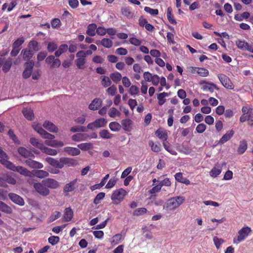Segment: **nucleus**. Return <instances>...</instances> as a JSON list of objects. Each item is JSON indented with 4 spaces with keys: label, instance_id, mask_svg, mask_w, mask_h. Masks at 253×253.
<instances>
[{
    "label": "nucleus",
    "instance_id": "obj_1",
    "mask_svg": "<svg viewBox=\"0 0 253 253\" xmlns=\"http://www.w3.org/2000/svg\"><path fill=\"white\" fill-rule=\"evenodd\" d=\"M0 162L5 167L13 171L18 172L21 175L31 177L32 173L26 168L22 166H15L13 163L8 161V156L0 147Z\"/></svg>",
    "mask_w": 253,
    "mask_h": 253
},
{
    "label": "nucleus",
    "instance_id": "obj_2",
    "mask_svg": "<svg viewBox=\"0 0 253 253\" xmlns=\"http://www.w3.org/2000/svg\"><path fill=\"white\" fill-rule=\"evenodd\" d=\"M243 114L240 118V122L244 123L248 122L249 126H253V108L248 106H243L242 108Z\"/></svg>",
    "mask_w": 253,
    "mask_h": 253
},
{
    "label": "nucleus",
    "instance_id": "obj_3",
    "mask_svg": "<svg viewBox=\"0 0 253 253\" xmlns=\"http://www.w3.org/2000/svg\"><path fill=\"white\" fill-rule=\"evenodd\" d=\"M185 198L181 196H177L169 199L166 205L164 206V209L167 210H173L181 205Z\"/></svg>",
    "mask_w": 253,
    "mask_h": 253
},
{
    "label": "nucleus",
    "instance_id": "obj_4",
    "mask_svg": "<svg viewBox=\"0 0 253 253\" xmlns=\"http://www.w3.org/2000/svg\"><path fill=\"white\" fill-rule=\"evenodd\" d=\"M127 194V192L123 188L117 189L114 191L111 196L113 204H118L124 199Z\"/></svg>",
    "mask_w": 253,
    "mask_h": 253
},
{
    "label": "nucleus",
    "instance_id": "obj_5",
    "mask_svg": "<svg viewBox=\"0 0 253 253\" xmlns=\"http://www.w3.org/2000/svg\"><path fill=\"white\" fill-rule=\"evenodd\" d=\"M218 78L222 85L228 89H233L234 86L228 77L223 74H219Z\"/></svg>",
    "mask_w": 253,
    "mask_h": 253
},
{
    "label": "nucleus",
    "instance_id": "obj_6",
    "mask_svg": "<svg viewBox=\"0 0 253 253\" xmlns=\"http://www.w3.org/2000/svg\"><path fill=\"white\" fill-rule=\"evenodd\" d=\"M33 187L36 191L42 196H46L50 193L49 190L44 183H43L42 181L41 183H35L33 185Z\"/></svg>",
    "mask_w": 253,
    "mask_h": 253
},
{
    "label": "nucleus",
    "instance_id": "obj_7",
    "mask_svg": "<svg viewBox=\"0 0 253 253\" xmlns=\"http://www.w3.org/2000/svg\"><path fill=\"white\" fill-rule=\"evenodd\" d=\"M251 229L249 227H244L238 232V236L237 241L234 240V243L238 244L244 240L251 232Z\"/></svg>",
    "mask_w": 253,
    "mask_h": 253
},
{
    "label": "nucleus",
    "instance_id": "obj_8",
    "mask_svg": "<svg viewBox=\"0 0 253 253\" xmlns=\"http://www.w3.org/2000/svg\"><path fill=\"white\" fill-rule=\"evenodd\" d=\"M199 84L203 85L202 89L203 91H209L211 93H212L214 89L219 90L217 86L212 82H209L206 80H202L200 82Z\"/></svg>",
    "mask_w": 253,
    "mask_h": 253
},
{
    "label": "nucleus",
    "instance_id": "obj_9",
    "mask_svg": "<svg viewBox=\"0 0 253 253\" xmlns=\"http://www.w3.org/2000/svg\"><path fill=\"white\" fill-rule=\"evenodd\" d=\"M33 127L34 129L39 133L41 136L45 139H53L55 138V136L54 135H52L47 131H46L44 129H43L40 125H33Z\"/></svg>",
    "mask_w": 253,
    "mask_h": 253
},
{
    "label": "nucleus",
    "instance_id": "obj_10",
    "mask_svg": "<svg viewBox=\"0 0 253 253\" xmlns=\"http://www.w3.org/2000/svg\"><path fill=\"white\" fill-rule=\"evenodd\" d=\"M60 165L62 166L60 169H62L64 166L68 167L76 166L78 165V162L76 160L73 158L62 157L60 158Z\"/></svg>",
    "mask_w": 253,
    "mask_h": 253
},
{
    "label": "nucleus",
    "instance_id": "obj_11",
    "mask_svg": "<svg viewBox=\"0 0 253 253\" xmlns=\"http://www.w3.org/2000/svg\"><path fill=\"white\" fill-rule=\"evenodd\" d=\"M46 64L50 65L52 68H58L61 65V61L58 58H55L53 55H49L47 57L45 60Z\"/></svg>",
    "mask_w": 253,
    "mask_h": 253
},
{
    "label": "nucleus",
    "instance_id": "obj_12",
    "mask_svg": "<svg viewBox=\"0 0 253 253\" xmlns=\"http://www.w3.org/2000/svg\"><path fill=\"white\" fill-rule=\"evenodd\" d=\"M42 182L47 188H49L54 189L57 188L59 186V182L52 178H46L42 180Z\"/></svg>",
    "mask_w": 253,
    "mask_h": 253
},
{
    "label": "nucleus",
    "instance_id": "obj_13",
    "mask_svg": "<svg viewBox=\"0 0 253 253\" xmlns=\"http://www.w3.org/2000/svg\"><path fill=\"white\" fill-rule=\"evenodd\" d=\"M25 163L28 167L31 169H41L43 167L42 163L30 158L26 160Z\"/></svg>",
    "mask_w": 253,
    "mask_h": 253
},
{
    "label": "nucleus",
    "instance_id": "obj_14",
    "mask_svg": "<svg viewBox=\"0 0 253 253\" xmlns=\"http://www.w3.org/2000/svg\"><path fill=\"white\" fill-rule=\"evenodd\" d=\"M8 197L13 203L19 206H23L25 204L23 199L15 193H9Z\"/></svg>",
    "mask_w": 253,
    "mask_h": 253
},
{
    "label": "nucleus",
    "instance_id": "obj_15",
    "mask_svg": "<svg viewBox=\"0 0 253 253\" xmlns=\"http://www.w3.org/2000/svg\"><path fill=\"white\" fill-rule=\"evenodd\" d=\"M45 144L53 147H61L64 146V143L61 141L54 140L53 139H46L44 141Z\"/></svg>",
    "mask_w": 253,
    "mask_h": 253
},
{
    "label": "nucleus",
    "instance_id": "obj_16",
    "mask_svg": "<svg viewBox=\"0 0 253 253\" xmlns=\"http://www.w3.org/2000/svg\"><path fill=\"white\" fill-rule=\"evenodd\" d=\"M234 131L233 129L229 130L227 132L224 134L218 141V144H223L228 140H229L233 136Z\"/></svg>",
    "mask_w": 253,
    "mask_h": 253
},
{
    "label": "nucleus",
    "instance_id": "obj_17",
    "mask_svg": "<svg viewBox=\"0 0 253 253\" xmlns=\"http://www.w3.org/2000/svg\"><path fill=\"white\" fill-rule=\"evenodd\" d=\"M17 151L19 155H20L21 156L28 158L29 157H35L34 155L32 153V152L30 151L27 150L24 147H20L18 148Z\"/></svg>",
    "mask_w": 253,
    "mask_h": 253
},
{
    "label": "nucleus",
    "instance_id": "obj_18",
    "mask_svg": "<svg viewBox=\"0 0 253 253\" xmlns=\"http://www.w3.org/2000/svg\"><path fill=\"white\" fill-rule=\"evenodd\" d=\"M2 180L3 181L4 185L2 187H6L7 186V183L14 185L16 183V179L11 175L6 174L3 175Z\"/></svg>",
    "mask_w": 253,
    "mask_h": 253
},
{
    "label": "nucleus",
    "instance_id": "obj_19",
    "mask_svg": "<svg viewBox=\"0 0 253 253\" xmlns=\"http://www.w3.org/2000/svg\"><path fill=\"white\" fill-rule=\"evenodd\" d=\"M156 135L163 142H166L168 139V133L166 130L159 128L155 131Z\"/></svg>",
    "mask_w": 253,
    "mask_h": 253
},
{
    "label": "nucleus",
    "instance_id": "obj_20",
    "mask_svg": "<svg viewBox=\"0 0 253 253\" xmlns=\"http://www.w3.org/2000/svg\"><path fill=\"white\" fill-rule=\"evenodd\" d=\"M77 182V179H75L70 181L69 183H67L63 188L64 192H69L74 190L76 188V185Z\"/></svg>",
    "mask_w": 253,
    "mask_h": 253
},
{
    "label": "nucleus",
    "instance_id": "obj_21",
    "mask_svg": "<svg viewBox=\"0 0 253 253\" xmlns=\"http://www.w3.org/2000/svg\"><path fill=\"white\" fill-rule=\"evenodd\" d=\"M73 217V211L70 207L66 208L65 209L63 220L65 222H68L71 220Z\"/></svg>",
    "mask_w": 253,
    "mask_h": 253
},
{
    "label": "nucleus",
    "instance_id": "obj_22",
    "mask_svg": "<svg viewBox=\"0 0 253 253\" xmlns=\"http://www.w3.org/2000/svg\"><path fill=\"white\" fill-rule=\"evenodd\" d=\"M43 126L50 132H56L58 128L51 122L46 121L43 124Z\"/></svg>",
    "mask_w": 253,
    "mask_h": 253
},
{
    "label": "nucleus",
    "instance_id": "obj_23",
    "mask_svg": "<svg viewBox=\"0 0 253 253\" xmlns=\"http://www.w3.org/2000/svg\"><path fill=\"white\" fill-rule=\"evenodd\" d=\"M22 113L26 119L32 121L34 119V114L33 110L31 108H25L22 110Z\"/></svg>",
    "mask_w": 253,
    "mask_h": 253
},
{
    "label": "nucleus",
    "instance_id": "obj_24",
    "mask_svg": "<svg viewBox=\"0 0 253 253\" xmlns=\"http://www.w3.org/2000/svg\"><path fill=\"white\" fill-rule=\"evenodd\" d=\"M102 101L99 98H95L89 105L88 108L91 110H96L101 105Z\"/></svg>",
    "mask_w": 253,
    "mask_h": 253
},
{
    "label": "nucleus",
    "instance_id": "obj_25",
    "mask_svg": "<svg viewBox=\"0 0 253 253\" xmlns=\"http://www.w3.org/2000/svg\"><path fill=\"white\" fill-rule=\"evenodd\" d=\"M45 161L50 165L56 168L60 169V167H62L60 165V159L59 161H58L51 157H47L45 159Z\"/></svg>",
    "mask_w": 253,
    "mask_h": 253
},
{
    "label": "nucleus",
    "instance_id": "obj_26",
    "mask_svg": "<svg viewBox=\"0 0 253 253\" xmlns=\"http://www.w3.org/2000/svg\"><path fill=\"white\" fill-rule=\"evenodd\" d=\"M64 150L69 155L71 156H77L81 153L80 150L79 149L72 147H65Z\"/></svg>",
    "mask_w": 253,
    "mask_h": 253
},
{
    "label": "nucleus",
    "instance_id": "obj_27",
    "mask_svg": "<svg viewBox=\"0 0 253 253\" xmlns=\"http://www.w3.org/2000/svg\"><path fill=\"white\" fill-rule=\"evenodd\" d=\"M21 54L23 56V60L25 61L30 60L33 56V53L32 51L27 48L22 49Z\"/></svg>",
    "mask_w": 253,
    "mask_h": 253
},
{
    "label": "nucleus",
    "instance_id": "obj_28",
    "mask_svg": "<svg viewBox=\"0 0 253 253\" xmlns=\"http://www.w3.org/2000/svg\"><path fill=\"white\" fill-rule=\"evenodd\" d=\"M97 26L95 24H90L87 27L86 33L89 36L93 37L96 33Z\"/></svg>",
    "mask_w": 253,
    "mask_h": 253
},
{
    "label": "nucleus",
    "instance_id": "obj_29",
    "mask_svg": "<svg viewBox=\"0 0 253 253\" xmlns=\"http://www.w3.org/2000/svg\"><path fill=\"white\" fill-rule=\"evenodd\" d=\"M96 43L98 44L100 43L104 47L109 48L113 45V42L111 40L108 38H103L100 42L96 41Z\"/></svg>",
    "mask_w": 253,
    "mask_h": 253
},
{
    "label": "nucleus",
    "instance_id": "obj_30",
    "mask_svg": "<svg viewBox=\"0 0 253 253\" xmlns=\"http://www.w3.org/2000/svg\"><path fill=\"white\" fill-rule=\"evenodd\" d=\"M12 66V59L10 58L7 59L2 64V70L4 73L8 72Z\"/></svg>",
    "mask_w": 253,
    "mask_h": 253
},
{
    "label": "nucleus",
    "instance_id": "obj_31",
    "mask_svg": "<svg viewBox=\"0 0 253 253\" xmlns=\"http://www.w3.org/2000/svg\"><path fill=\"white\" fill-rule=\"evenodd\" d=\"M0 211L7 214H10L12 212L11 208L1 201H0Z\"/></svg>",
    "mask_w": 253,
    "mask_h": 253
},
{
    "label": "nucleus",
    "instance_id": "obj_32",
    "mask_svg": "<svg viewBox=\"0 0 253 253\" xmlns=\"http://www.w3.org/2000/svg\"><path fill=\"white\" fill-rule=\"evenodd\" d=\"M68 49V45L62 44L60 45L58 49L55 52V56L57 57H59L62 54L66 52Z\"/></svg>",
    "mask_w": 253,
    "mask_h": 253
},
{
    "label": "nucleus",
    "instance_id": "obj_33",
    "mask_svg": "<svg viewBox=\"0 0 253 253\" xmlns=\"http://www.w3.org/2000/svg\"><path fill=\"white\" fill-rule=\"evenodd\" d=\"M148 144L152 151L157 153L161 151V145L160 143H155L152 140H149Z\"/></svg>",
    "mask_w": 253,
    "mask_h": 253
},
{
    "label": "nucleus",
    "instance_id": "obj_34",
    "mask_svg": "<svg viewBox=\"0 0 253 253\" xmlns=\"http://www.w3.org/2000/svg\"><path fill=\"white\" fill-rule=\"evenodd\" d=\"M30 142L33 146L37 147L41 150L43 148L44 144L36 138H31L30 139Z\"/></svg>",
    "mask_w": 253,
    "mask_h": 253
},
{
    "label": "nucleus",
    "instance_id": "obj_35",
    "mask_svg": "<svg viewBox=\"0 0 253 253\" xmlns=\"http://www.w3.org/2000/svg\"><path fill=\"white\" fill-rule=\"evenodd\" d=\"M88 135L84 133H77L72 136V138L75 141H81L86 140L87 139Z\"/></svg>",
    "mask_w": 253,
    "mask_h": 253
},
{
    "label": "nucleus",
    "instance_id": "obj_36",
    "mask_svg": "<svg viewBox=\"0 0 253 253\" xmlns=\"http://www.w3.org/2000/svg\"><path fill=\"white\" fill-rule=\"evenodd\" d=\"M235 43L237 47L242 50L246 51L248 47L249 43L245 41L238 40Z\"/></svg>",
    "mask_w": 253,
    "mask_h": 253
},
{
    "label": "nucleus",
    "instance_id": "obj_37",
    "mask_svg": "<svg viewBox=\"0 0 253 253\" xmlns=\"http://www.w3.org/2000/svg\"><path fill=\"white\" fill-rule=\"evenodd\" d=\"M248 144L247 141L242 140L240 142L239 146L237 149V152L239 154H243L247 150Z\"/></svg>",
    "mask_w": 253,
    "mask_h": 253
},
{
    "label": "nucleus",
    "instance_id": "obj_38",
    "mask_svg": "<svg viewBox=\"0 0 253 253\" xmlns=\"http://www.w3.org/2000/svg\"><path fill=\"white\" fill-rule=\"evenodd\" d=\"M172 10L170 7H169L167 9V16L169 21L172 24L175 25L177 22L176 20L173 18V16L172 13Z\"/></svg>",
    "mask_w": 253,
    "mask_h": 253
},
{
    "label": "nucleus",
    "instance_id": "obj_39",
    "mask_svg": "<svg viewBox=\"0 0 253 253\" xmlns=\"http://www.w3.org/2000/svg\"><path fill=\"white\" fill-rule=\"evenodd\" d=\"M94 122L96 128L105 127L107 123V120L104 118L96 119Z\"/></svg>",
    "mask_w": 253,
    "mask_h": 253
},
{
    "label": "nucleus",
    "instance_id": "obj_40",
    "mask_svg": "<svg viewBox=\"0 0 253 253\" xmlns=\"http://www.w3.org/2000/svg\"><path fill=\"white\" fill-rule=\"evenodd\" d=\"M34 176L38 178H43L49 176V173L43 170H37L35 171Z\"/></svg>",
    "mask_w": 253,
    "mask_h": 253
},
{
    "label": "nucleus",
    "instance_id": "obj_41",
    "mask_svg": "<svg viewBox=\"0 0 253 253\" xmlns=\"http://www.w3.org/2000/svg\"><path fill=\"white\" fill-rule=\"evenodd\" d=\"M132 121L130 119H124L122 121V126L124 130L128 131L131 128Z\"/></svg>",
    "mask_w": 253,
    "mask_h": 253
},
{
    "label": "nucleus",
    "instance_id": "obj_42",
    "mask_svg": "<svg viewBox=\"0 0 253 253\" xmlns=\"http://www.w3.org/2000/svg\"><path fill=\"white\" fill-rule=\"evenodd\" d=\"M163 146L165 150L169 152V153L173 155H176L177 152L175 151L173 148L168 142H163Z\"/></svg>",
    "mask_w": 253,
    "mask_h": 253
},
{
    "label": "nucleus",
    "instance_id": "obj_43",
    "mask_svg": "<svg viewBox=\"0 0 253 253\" xmlns=\"http://www.w3.org/2000/svg\"><path fill=\"white\" fill-rule=\"evenodd\" d=\"M110 77L115 83H118L122 78L121 73L118 72L111 74Z\"/></svg>",
    "mask_w": 253,
    "mask_h": 253
},
{
    "label": "nucleus",
    "instance_id": "obj_44",
    "mask_svg": "<svg viewBox=\"0 0 253 253\" xmlns=\"http://www.w3.org/2000/svg\"><path fill=\"white\" fill-rule=\"evenodd\" d=\"M41 150L45 154L49 155L55 156L57 154V150L46 147L44 145Z\"/></svg>",
    "mask_w": 253,
    "mask_h": 253
},
{
    "label": "nucleus",
    "instance_id": "obj_45",
    "mask_svg": "<svg viewBox=\"0 0 253 253\" xmlns=\"http://www.w3.org/2000/svg\"><path fill=\"white\" fill-rule=\"evenodd\" d=\"M110 129L113 131H118L121 128L120 124L116 122H112L109 125Z\"/></svg>",
    "mask_w": 253,
    "mask_h": 253
},
{
    "label": "nucleus",
    "instance_id": "obj_46",
    "mask_svg": "<svg viewBox=\"0 0 253 253\" xmlns=\"http://www.w3.org/2000/svg\"><path fill=\"white\" fill-rule=\"evenodd\" d=\"M100 136L104 139H110L113 137V134L109 132L108 130L103 129L99 132Z\"/></svg>",
    "mask_w": 253,
    "mask_h": 253
},
{
    "label": "nucleus",
    "instance_id": "obj_47",
    "mask_svg": "<svg viewBox=\"0 0 253 253\" xmlns=\"http://www.w3.org/2000/svg\"><path fill=\"white\" fill-rule=\"evenodd\" d=\"M77 67L80 69H84L85 63V59L84 58H78L75 60Z\"/></svg>",
    "mask_w": 253,
    "mask_h": 253
},
{
    "label": "nucleus",
    "instance_id": "obj_48",
    "mask_svg": "<svg viewBox=\"0 0 253 253\" xmlns=\"http://www.w3.org/2000/svg\"><path fill=\"white\" fill-rule=\"evenodd\" d=\"M168 96V93L165 92L160 93L158 95L157 98L158 99V103L160 105H162L165 103L166 102V99H164V98Z\"/></svg>",
    "mask_w": 253,
    "mask_h": 253
},
{
    "label": "nucleus",
    "instance_id": "obj_49",
    "mask_svg": "<svg viewBox=\"0 0 253 253\" xmlns=\"http://www.w3.org/2000/svg\"><path fill=\"white\" fill-rule=\"evenodd\" d=\"M148 211L145 208H140L135 209L133 212V215L140 216L147 212Z\"/></svg>",
    "mask_w": 253,
    "mask_h": 253
},
{
    "label": "nucleus",
    "instance_id": "obj_50",
    "mask_svg": "<svg viewBox=\"0 0 253 253\" xmlns=\"http://www.w3.org/2000/svg\"><path fill=\"white\" fill-rule=\"evenodd\" d=\"M121 113L115 107H112L108 112V115L111 118L120 116Z\"/></svg>",
    "mask_w": 253,
    "mask_h": 253
},
{
    "label": "nucleus",
    "instance_id": "obj_51",
    "mask_svg": "<svg viewBox=\"0 0 253 253\" xmlns=\"http://www.w3.org/2000/svg\"><path fill=\"white\" fill-rule=\"evenodd\" d=\"M102 84L104 87L110 86L111 84V81L110 78L106 76H102Z\"/></svg>",
    "mask_w": 253,
    "mask_h": 253
},
{
    "label": "nucleus",
    "instance_id": "obj_52",
    "mask_svg": "<svg viewBox=\"0 0 253 253\" xmlns=\"http://www.w3.org/2000/svg\"><path fill=\"white\" fill-rule=\"evenodd\" d=\"M221 172V169H218L214 167L210 171V175L212 177H216L220 174Z\"/></svg>",
    "mask_w": 253,
    "mask_h": 253
},
{
    "label": "nucleus",
    "instance_id": "obj_53",
    "mask_svg": "<svg viewBox=\"0 0 253 253\" xmlns=\"http://www.w3.org/2000/svg\"><path fill=\"white\" fill-rule=\"evenodd\" d=\"M51 25L53 29H58L60 27L61 25V21L59 18H54L51 21Z\"/></svg>",
    "mask_w": 253,
    "mask_h": 253
},
{
    "label": "nucleus",
    "instance_id": "obj_54",
    "mask_svg": "<svg viewBox=\"0 0 253 253\" xmlns=\"http://www.w3.org/2000/svg\"><path fill=\"white\" fill-rule=\"evenodd\" d=\"M28 46L35 51H38L40 50L39 43L36 41H31L29 43Z\"/></svg>",
    "mask_w": 253,
    "mask_h": 253
},
{
    "label": "nucleus",
    "instance_id": "obj_55",
    "mask_svg": "<svg viewBox=\"0 0 253 253\" xmlns=\"http://www.w3.org/2000/svg\"><path fill=\"white\" fill-rule=\"evenodd\" d=\"M57 49V45L55 42H49L47 44V49L48 52L52 53Z\"/></svg>",
    "mask_w": 253,
    "mask_h": 253
},
{
    "label": "nucleus",
    "instance_id": "obj_56",
    "mask_svg": "<svg viewBox=\"0 0 253 253\" xmlns=\"http://www.w3.org/2000/svg\"><path fill=\"white\" fill-rule=\"evenodd\" d=\"M105 196V193L104 192H100L98 193L94 199L93 203L95 205L99 204L100 203V201L104 199Z\"/></svg>",
    "mask_w": 253,
    "mask_h": 253
},
{
    "label": "nucleus",
    "instance_id": "obj_57",
    "mask_svg": "<svg viewBox=\"0 0 253 253\" xmlns=\"http://www.w3.org/2000/svg\"><path fill=\"white\" fill-rule=\"evenodd\" d=\"M214 244L217 249L220 248L221 245L224 242V241L222 238H219L215 236L213 238Z\"/></svg>",
    "mask_w": 253,
    "mask_h": 253
},
{
    "label": "nucleus",
    "instance_id": "obj_58",
    "mask_svg": "<svg viewBox=\"0 0 253 253\" xmlns=\"http://www.w3.org/2000/svg\"><path fill=\"white\" fill-rule=\"evenodd\" d=\"M25 39L22 37L17 39L13 43L12 47L19 48V47L24 42Z\"/></svg>",
    "mask_w": 253,
    "mask_h": 253
},
{
    "label": "nucleus",
    "instance_id": "obj_59",
    "mask_svg": "<svg viewBox=\"0 0 253 253\" xmlns=\"http://www.w3.org/2000/svg\"><path fill=\"white\" fill-rule=\"evenodd\" d=\"M92 145L90 143H81L78 145V147L83 151H86L92 148Z\"/></svg>",
    "mask_w": 253,
    "mask_h": 253
},
{
    "label": "nucleus",
    "instance_id": "obj_60",
    "mask_svg": "<svg viewBox=\"0 0 253 253\" xmlns=\"http://www.w3.org/2000/svg\"><path fill=\"white\" fill-rule=\"evenodd\" d=\"M209 71L204 68L199 67V69H198L197 74L201 77H207L209 75Z\"/></svg>",
    "mask_w": 253,
    "mask_h": 253
},
{
    "label": "nucleus",
    "instance_id": "obj_61",
    "mask_svg": "<svg viewBox=\"0 0 253 253\" xmlns=\"http://www.w3.org/2000/svg\"><path fill=\"white\" fill-rule=\"evenodd\" d=\"M144 10L147 13H149L152 16H156L158 14L159 11L157 9H152L149 7L146 6L144 7Z\"/></svg>",
    "mask_w": 253,
    "mask_h": 253
},
{
    "label": "nucleus",
    "instance_id": "obj_62",
    "mask_svg": "<svg viewBox=\"0 0 253 253\" xmlns=\"http://www.w3.org/2000/svg\"><path fill=\"white\" fill-rule=\"evenodd\" d=\"M70 131L73 132H84L85 131V127L83 126H74L71 127Z\"/></svg>",
    "mask_w": 253,
    "mask_h": 253
},
{
    "label": "nucleus",
    "instance_id": "obj_63",
    "mask_svg": "<svg viewBox=\"0 0 253 253\" xmlns=\"http://www.w3.org/2000/svg\"><path fill=\"white\" fill-rule=\"evenodd\" d=\"M59 237L58 236H52L48 238V242L52 246L56 245L59 242Z\"/></svg>",
    "mask_w": 253,
    "mask_h": 253
},
{
    "label": "nucleus",
    "instance_id": "obj_64",
    "mask_svg": "<svg viewBox=\"0 0 253 253\" xmlns=\"http://www.w3.org/2000/svg\"><path fill=\"white\" fill-rule=\"evenodd\" d=\"M117 183V179L115 178H111L105 186L107 189H110L113 187Z\"/></svg>",
    "mask_w": 253,
    "mask_h": 253
}]
</instances>
